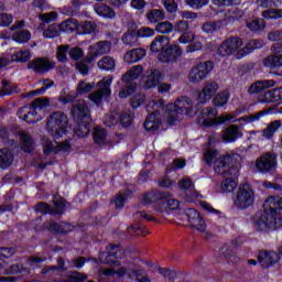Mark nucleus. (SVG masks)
<instances>
[{"label": "nucleus", "mask_w": 282, "mask_h": 282, "mask_svg": "<svg viewBox=\"0 0 282 282\" xmlns=\"http://www.w3.org/2000/svg\"><path fill=\"white\" fill-rule=\"evenodd\" d=\"M182 54L183 51L182 47H180V45H165V47H162L161 52L159 53V61L167 65L171 63H177Z\"/></svg>", "instance_id": "14"}, {"label": "nucleus", "mask_w": 282, "mask_h": 282, "mask_svg": "<svg viewBox=\"0 0 282 282\" xmlns=\"http://www.w3.org/2000/svg\"><path fill=\"white\" fill-rule=\"evenodd\" d=\"M181 215L186 217L189 226L195 230H199V232H204L206 230V221L202 217V214L197 212V209L191 207L186 209H180Z\"/></svg>", "instance_id": "12"}, {"label": "nucleus", "mask_w": 282, "mask_h": 282, "mask_svg": "<svg viewBox=\"0 0 282 282\" xmlns=\"http://www.w3.org/2000/svg\"><path fill=\"white\" fill-rule=\"evenodd\" d=\"M52 217L65 215L67 208H72V203L67 202L65 197L59 196L57 200H53Z\"/></svg>", "instance_id": "26"}, {"label": "nucleus", "mask_w": 282, "mask_h": 282, "mask_svg": "<svg viewBox=\"0 0 282 282\" xmlns=\"http://www.w3.org/2000/svg\"><path fill=\"white\" fill-rule=\"evenodd\" d=\"M263 19L268 21H276V19H282V9H269L262 12Z\"/></svg>", "instance_id": "53"}, {"label": "nucleus", "mask_w": 282, "mask_h": 282, "mask_svg": "<svg viewBox=\"0 0 282 282\" xmlns=\"http://www.w3.org/2000/svg\"><path fill=\"white\" fill-rule=\"evenodd\" d=\"M61 25L53 23L48 25L46 30L43 31L42 36L44 39H56L61 36Z\"/></svg>", "instance_id": "44"}, {"label": "nucleus", "mask_w": 282, "mask_h": 282, "mask_svg": "<svg viewBox=\"0 0 282 282\" xmlns=\"http://www.w3.org/2000/svg\"><path fill=\"white\" fill-rule=\"evenodd\" d=\"M118 122L121 124L123 129H129V127H131V119L129 118L128 115H124V113L120 115L119 119H118V115H113V113L105 117L104 119V124H106L109 128L116 127Z\"/></svg>", "instance_id": "22"}, {"label": "nucleus", "mask_w": 282, "mask_h": 282, "mask_svg": "<svg viewBox=\"0 0 282 282\" xmlns=\"http://www.w3.org/2000/svg\"><path fill=\"white\" fill-rule=\"evenodd\" d=\"M31 58H32V51H30L29 48L21 50L11 55L12 63H30Z\"/></svg>", "instance_id": "36"}, {"label": "nucleus", "mask_w": 282, "mask_h": 282, "mask_svg": "<svg viewBox=\"0 0 282 282\" xmlns=\"http://www.w3.org/2000/svg\"><path fill=\"white\" fill-rule=\"evenodd\" d=\"M135 89H138V84L135 83L127 84L119 91V97L123 99L129 98V96H133V94H135Z\"/></svg>", "instance_id": "52"}, {"label": "nucleus", "mask_w": 282, "mask_h": 282, "mask_svg": "<svg viewBox=\"0 0 282 282\" xmlns=\"http://www.w3.org/2000/svg\"><path fill=\"white\" fill-rule=\"evenodd\" d=\"M111 50V43L109 41H100L91 46L93 56H102Z\"/></svg>", "instance_id": "35"}, {"label": "nucleus", "mask_w": 282, "mask_h": 282, "mask_svg": "<svg viewBox=\"0 0 282 282\" xmlns=\"http://www.w3.org/2000/svg\"><path fill=\"white\" fill-rule=\"evenodd\" d=\"M271 52L273 55L264 58V67H269V69H279L282 67V42H278L271 46Z\"/></svg>", "instance_id": "15"}, {"label": "nucleus", "mask_w": 282, "mask_h": 282, "mask_svg": "<svg viewBox=\"0 0 282 282\" xmlns=\"http://www.w3.org/2000/svg\"><path fill=\"white\" fill-rule=\"evenodd\" d=\"M112 83H113L112 76L104 77L101 80L97 83V87L99 88V91H101V94H105L106 98H109V96H111Z\"/></svg>", "instance_id": "38"}, {"label": "nucleus", "mask_w": 282, "mask_h": 282, "mask_svg": "<svg viewBox=\"0 0 282 282\" xmlns=\"http://www.w3.org/2000/svg\"><path fill=\"white\" fill-rule=\"evenodd\" d=\"M243 134L239 130V126L231 124L223 131L224 142H237Z\"/></svg>", "instance_id": "27"}, {"label": "nucleus", "mask_w": 282, "mask_h": 282, "mask_svg": "<svg viewBox=\"0 0 282 282\" xmlns=\"http://www.w3.org/2000/svg\"><path fill=\"white\" fill-rule=\"evenodd\" d=\"M26 69H31L37 76L50 74L52 69H56V62L51 61L48 57H35L26 65Z\"/></svg>", "instance_id": "10"}, {"label": "nucleus", "mask_w": 282, "mask_h": 282, "mask_svg": "<svg viewBox=\"0 0 282 282\" xmlns=\"http://www.w3.org/2000/svg\"><path fill=\"white\" fill-rule=\"evenodd\" d=\"M97 25L91 21H84L82 23L78 22L77 34L80 36H85L87 34H94L96 32Z\"/></svg>", "instance_id": "39"}, {"label": "nucleus", "mask_w": 282, "mask_h": 282, "mask_svg": "<svg viewBox=\"0 0 282 282\" xmlns=\"http://www.w3.org/2000/svg\"><path fill=\"white\" fill-rule=\"evenodd\" d=\"M239 158L237 153H226L219 156L216 161L218 169H226L223 171V175L227 180H239Z\"/></svg>", "instance_id": "4"}, {"label": "nucleus", "mask_w": 282, "mask_h": 282, "mask_svg": "<svg viewBox=\"0 0 282 282\" xmlns=\"http://www.w3.org/2000/svg\"><path fill=\"white\" fill-rule=\"evenodd\" d=\"M178 188L180 191H188L191 193L189 198H187V202H193V199H196L197 192H195V184L193 183V180L191 178H183L178 182Z\"/></svg>", "instance_id": "31"}, {"label": "nucleus", "mask_w": 282, "mask_h": 282, "mask_svg": "<svg viewBox=\"0 0 282 282\" xmlns=\"http://www.w3.org/2000/svg\"><path fill=\"white\" fill-rule=\"evenodd\" d=\"M217 108L208 107L203 109L202 115L207 117L203 120V127H221V124H230V122H235L234 117L220 116L217 118Z\"/></svg>", "instance_id": "11"}, {"label": "nucleus", "mask_w": 282, "mask_h": 282, "mask_svg": "<svg viewBox=\"0 0 282 282\" xmlns=\"http://www.w3.org/2000/svg\"><path fill=\"white\" fill-rule=\"evenodd\" d=\"M169 43V37L165 35H158L150 45V52L154 54H160L162 52V47H165L164 42Z\"/></svg>", "instance_id": "40"}, {"label": "nucleus", "mask_w": 282, "mask_h": 282, "mask_svg": "<svg viewBox=\"0 0 282 282\" xmlns=\"http://www.w3.org/2000/svg\"><path fill=\"white\" fill-rule=\"evenodd\" d=\"M43 228L51 232V235H69L72 232V224L67 221H61V223H55V221H45L43 224Z\"/></svg>", "instance_id": "18"}, {"label": "nucleus", "mask_w": 282, "mask_h": 282, "mask_svg": "<svg viewBox=\"0 0 282 282\" xmlns=\"http://www.w3.org/2000/svg\"><path fill=\"white\" fill-rule=\"evenodd\" d=\"M102 72H113L116 69V59L111 56H105L97 63Z\"/></svg>", "instance_id": "41"}, {"label": "nucleus", "mask_w": 282, "mask_h": 282, "mask_svg": "<svg viewBox=\"0 0 282 282\" xmlns=\"http://www.w3.org/2000/svg\"><path fill=\"white\" fill-rule=\"evenodd\" d=\"M12 39L13 41H15V43H20V44L28 43V41L32 39V33L28 30H22L13 33Z\"/></svg>", "instance_id": "49"}, {"label": "nucleus", "mask_w": 282, "mask_h": 282, "mask_svg": "<svg viewBox=\"0 0 282 282\" xmlns=\"http://www.w3.org/2000/svg\"><path fill=\"white\" fill-rule=\"evenodd\" d=\"M213 69H215V62L213 61L200 62L194 65L188 74L189 83H194L195 85H197V83H202V80L208 78V75Z\"/></svg>", "instance_id": "9"}, {"label": "nucleus", "mask_w": 282, "mask_h": 282, "mask_svg": "<svg viewBox=\"0 0 282 282\" xmlns=\"http://www.w3.org/2000/svg\"><path fill=\"white\" fill-rule=\"evenodd\" d=\"M147 56V51L144 48H133L126 53L123 61L128 65H133V63H140Z\"/></svg>", "instance_id": "25"}, {"label": "nucleus", "mask_w": 282, "mask_h": 282, "mask_svg": "<svg viewBox=\"0 0 282 282\" xmlns=\"http://www.w3.org/2000/svg\"><path fill=\"white\" fill-rule=\"evenodd\" d=\"M121 259H124V250L120 245H108L106 250L99 253V261L110 268H120Z\"/></svg>", "instance_id": "7"}, {"label": "nucleus", "mask_w": 282, "mask_h": 282, "mask_svg": "<svg viewBox=\"0 0 282 282\" xmlns=\"http://www.w3.org/2000/svg\"><path fill=\"white\" fill-rule=\"evenodd\" d=\"M143 129H145L150 133L158 131V129H160V119L158 118V115H148L143 123Z\"/></svg>", "instance_id": "32"}, {"label": "nucleus", "mask_w": 282, "mask_h": 282, "mask_svg": "<svg viewBox=\"0 0 282 282\" xmlns=\"http://www.w3.org/2000/svg\"><path fill=\"white\" fill-rule=\"evenodd\" d=\"M68 55L72 61H80V58H85V51L78 46H75L68 48Z\"/></svg>", "instance_id": "57"}, {"label": "nucleus", "mask_w": 282, "mask_h": 282, "mask_svg": "<svg viewBox=\"0 0 282 282\" xmlns=\"http://www.w3.org/2000/svg\"><path fill=\"white\" fill-rule=\"evenodd\" d=\"M128 235L135 237H147L149 236V229L142 225H130L127 229Z\"/></svg>", "instance_id": "45"}, {"label": "nucleus", "mask_w": 282, "mask_h": 282, "mask_svg": "<svg viewBox=\"0 0 282 282\" xmlns=\"http://www.w3.org/2000/svg\"><path fill=\"white\" fill-rule=\"evenodd\" d=\"M68 124L69 119L67 118V115H65V112L55 111L51 115V120L46 123V127L48 133L58 140V138H63L67 134Z\"/></svg>", "instance_id": "6"}, {"label": "nucleus", "mask_w": 282, "mask_h": 282, "mask_svg": "<svg viewBox=\"0 0 282 282\" xmlns=\"http://www.w3.org/2000/svg\"><path fill=\"white\" fill-rule=\"evenodd\" d=\"M61 32H64L65 34H73V32H78V20L74 18H69L65 21H63L59 24Z\"/></svg>", "instance_id": "34"}, {"label": "nucleus", "mask_w": 282, "mask_h": 282, "mask_svg": "<svg viewBox=\"0 0 282 282\" xmlns=\"http://www.w3.org/2000/svg\"><path fill=\"white\" fill-rule=\"evenodd\" d=\"M35 213H41V215H51L52 217V205L40 202L35 205Z\"/></svg>", "instance_id": "59"}, {"label": "nucleus", "mask_w": 282, "mask_h": 282, "mask_svg": "<svg viewBox=\"0 0 282 282\" xmlns=\"http://www.w3.org/2000/svg\"><path fill=\"white\" fill-rule=\"evenodd\" d=\"M56 19H58V13L56 11L40 14V21H42V23H52L56 21Z\"/></svg>", "instance_id": "61"}, {"label": "nucleus", "mask_w": 282, "mask_h": 282, "mask_svg": "<svg viewBox=\"0 0 282 282\" xmlns=\"http://www.w3.org/2000/svg\"><path fill=\"white\" fill-rule=\"evenodd\" d=\"M247 28L250 32H263L265 30V20L257 18L247 23Z\"/></svg>", "instance_id": "48"}, {"label": "nucleus", "mask_w": 282, "mask_h": 282, "mask_svg": "<svg viewBox=\"0 0 282 282\" xmlns=\"http://www.w3.org/2000/svg\"><path fill=\"white\" fill-rule=\"evenodd\" d=\"M20 142H21V150L24 153H32L34 151V139L32 134L28 132H20Z\"/></svg>", "instance_id": "30"}, {"label": "nucleus", "mask_w": 282, "mask_h": 282, "mask_svg": "<svg viewBox=\"0 0 282 282\" xmlns=\"http://www.w3.org/2000/svg\"><path fill=\"white\" fill-rule=\"evenodd\" d=\"M265 45L263 40H250L245 47L240 48L236 53V58L238 61H241V58H245V56H248V54H252L254 50H261Z\"/></svg>", "instance_id": "21"}, {"label": "nucleus", "mask_w": 282, "mask_h": 282, "mask_svg": "<svg viewBox=\"0 0 282 282\" xmlns=\"http://www.w3.org/2000/svg\"><path fill=\"white\" fill-rule=\"evenodd\" d=\"M217 91H219V84L217 82H207L202 91L198 93L197 101L200 105H206V102L213 100Z\"/></svg>", "instance_id": "17"}, {"label": "nucleus", "mask_w": 282, "mask_h": 282, "mask_svg": "<svg viewBox=\"0 0 282 282\" xmlns=\"http://www.w3.org/2000/svg\"><path fill=\"white\" fill-rule=\"evenodd\" d=\"M1 85L3 89L0 90V96L2 98L6 96H14V94H21L19 85L14 84L10 86V82L8 79H2Z\"/></svg>", "instance_id": "33"}, {"label": "nucleus", "mask_w": 282, "mask_h": 282, "mask_svg": "<svg viewBox=\"0 0 282 282\" xmlns=\"http://www.w3.org/2000/svg\"><path fill=\"white\" fill-rule=\"evenodd\" d=\"M263 212L253 220V226L259 232H270L276 230L282 221V198L280 196H270L262 206Z\"/></svg>", "instance_id": "1"}, {"label": "nucleus", "mask_w": 282, "mask_h": 282, "mask_svg": "<svg viewBox=\"0 0 282 282\" xmlns=\"http://www.w3.org/2000/svg\"><path fill=\"white\" fill-rule=\"evenodd\" d=\"M188 28L191 26L188 25V22L186 20H180L175 24H173V32H178L184 34V32H188L187 31Z\"/></svg>", "instance_id": "62"}, {"label": "nucleus", "mask_w": 282, "mask_h": 282, "mask_svg": "<svg viewBox=\"0 0 282 282\" xmlns=\"http://www.w3.org/2000/svg\"><path fill=\"white\" fill-rule=\"evenodd\" d=\"M138 39H140V35L138 34V31L135 30H128L126 33H123L121 41L124 45L133 46L138 43Z\"/></svg>", "instance_id": "42"}, {"label": "nucleus", "mask_w": 282, "mask_h": 282, "mask_svg": "<svg viewBox=\"0 0 282 282\" xmlns=\"http://www.w3.org/2000/svg\"><path fill=\"white\" fill-rule=\"evenodd\" d=\"M91 61H94V57H86L83 61L77 62L75 64V69H77L82 76H89V65L87 64L91 63Z\"/></svg>", "instance_id": "47"}, {"label": "nucleus", "mask_w": 282, "mask_h": 282, "mask_svg": "<svg viewBox=\"0 0 282 282\" xmlns=\"http://www.w3.org/2000/svg\"><path fill=\"white\" fill-rule=\"evenodd\" d=\"M12 162H14V150L10 148L0 149V169L3 171L10 169Z\"/></svg>", "instance_id": "23"}, {"label": "nucleus", "mask_w": 282, "mask_h": 282, "mask_svg": "<svg viewBox=\"0 0 282 282\" xmlns=\"http://www.w3.org/2000/svg\"><path fill=\"white\" fill-rule=\"evenodd\" d=\"M70 116L75 122L74 135L87 138L91 133V110L85 100L73 105Z\"/></svg>", "instance_id": "2"}, {"label": "nucleus", "mask_w": 282, "mask_h": 282, "mask_svg": "<svg viewBox=\"0 0 282 282\" xmlns=\"http://www.w3.org/2000/svg\"><path fill=\"white\" fill-rule=\"evenodd\" d=\"M96 87L95 83H87L86 80H82L77 85V96H85L91 91Z\"/></svg>", "instance_id": "50"}, {"label": "nucleus", "mask_w": 282, "mask_h": 282, "mask_svg": "<svg viewBox=\"0 0 282 282\" xmlns=\"http://www.w3.org/2000/svg\"><path fill=\"white\" fill-rule=\"evenodd\" d=\"M228 100H230V93L227 90L218 93L214 99H213V105L214 107H217L220 109V107H225V105H228Z\"/></svg>", "instance_id": "43"}, {"label": "nucleus", "mask_w": 282, "mask_h": 282, "mask_svg": "<svg viewBox=\"0 0 282 282\" xmlns=\"http://www.w3.org/2000/svg\"><path fill=\"white\" fill-rule=\"evenodd\" d=\"M279 261H281V256L275 251L262 249L258 253V263L261 264L263 270H269V268H272V265H275V263H279Z\"/></svg>", "instance_id": "16"}, {"label": "nucleus", "mask_w": 282, "mask_h": 282, "mask_svg": "<svg viewBox=\"0 0 282 282\" xmlns=\"http://www.w3.org/2000/svg\"><path fill=\"white\" fill-rule=\"evenodd\" d=\"M193 99L188 96H182L176 99V104L173 106L174 113H178L180 116H191V111L193 108Z\"/></svg>", "instance_id": "20"}, {"label": "nucleus", "mask_w": 282, "mask_h": 282, "mask_svg": "<svg viewBox=\"0 0 282 282\" xmlns=\"http://www.w3.org/2000/svg\"><path fill=\"white\" fill-rule=\"evenodd\" d=\"M162 78H164V75L160 72V69H152L150 75L148 76V79L144 83V88L155 89V87H158V85H160V83L162 82Z\"/></svg>", "instance_id": "29"}, {"label": "nucleus", "mask_w": 282, "mask_h": 282, "mask_svg": "<svg viewBox=\"0 0 282 282\" xmlns=\"http://www.w3.org/2000/svg\"><path fill=\"white\" fill-rule=\"evenodd\" d=\"M131 189H126L124 193H120L115 199V208L117 210H122L124 208V202L131 197Z\"/></svg>", "instance_id": "46"}, {"label": "nucleus", "mask_w": 282, "mask_h": 282, "mask_svg": "<svg viewBox=\"0 0 282 282\" xmlns=\"http://www.w3.org/2000/svg\"><path fill=\"white\" fill-rule=\"evenodd\" d=\"M155 31L159 34H171L173 32V23L169 21H163L156 24Z\"/></svg>", "instance_id": "56"}, {"label": "nucleus", "mask_w": 282, "mask_h": 282, "mask_svg": "<svg viewBox=\"0 0 282 282\" xmlns=\"http://www.w3.org/2000/svg\"><path fill=\"white\" fill-rule=\"evenodd\" d=\"M14 21V17L10 13H0V28H9V25H12V22Z\"/></svg>", "instance_id": "63"}, {"label": "nucleus", "mask_w": 282, "mask_h": 282, "mask_svg": "<svg viewBox=\"0 0 282 282\" xmlns=\"http://www.w3.org/2000/svg\"><path fill=\"white\" fill-rule=\"evenodd\" d=\"M145 100L147 98L144 97V95H135L134 97L131 98L130 105L132 109H138L143 106Z\"/></svg>", "instance_id": "64"}, {"label": "nucleus", "mask_w": 282, "mask_h": 282, "mask_svg": "<svg viewBox=\"0 0 282 282\" xmlns=\"http://www.w3.org/2000/svg\"><path fill=\"white\" fill-rule=\"evenodd\" d=\"M194 41H195V33L191 31H186L182 33V35L178 37V43H181V45H188V43H192Z\"/></svg>", "instance_id": "60"}, {"label": "nucleus", "mask_w": 282, "mask_h": 282, "mask_svg": "<svg viewBox=\"0 0 282 282\" xmlns=\"http://www.w3.org/2000/svg\"><path fill=\"white\" fill-rule=\"evenodd\" d=\"M94 9L96 14L101 17V19H106V21L116 19V11L109 4L99 2L95 4Z\"/></svg>", "instance_id": "24"}, {"label": "nucleus", "mask_w": 282, "mask_h": 282, "mask_svg": "<svg viewBox=\"0 0 282 282\" xmlns=\"http://www.w3.org/2000/svg\"><path fill=\"white\" fill-rule=\"evenodd\" d=\"M254 189L250 183L240 184L234 198V206L238 210H248L254 206Z\"/></svg>", "instance_id": "5"}, {"label": "nucleus", "mask_w": 282, "mask_h": 282, "mask_svg": "<svg viewBox=\"0 0 282 282\" xmlns=\"http://www.w3.org/2000/svg\"><path fill=\"white\" fill-rule=\"evenodd\" d=\"M67 54H69V45H59L57 47L56 58L58 63H67L69 61L67 58Z\"/></svg>", "instance_id": "55"}, {"label": "nucleus", "mask_w": 282, "mask_h": 282, "mask_svg": "<svg viewBox=\"0 0 282 282\" xmlns=\"http://www.w3.org/2000/svg\"><path fill=\"white\" fill-rule=\"evenodd\" d=\"M237 186H239V183H237L235 178H226L220 184V188L224 193H234Z\"/></svg>", "instance_id": "51"}, {"label": "nucleus", "mask_w": 282, "mask_h": 282, "mask_svg": "<svg viewBox=\"0 0 282 282\" xmlns=\"http://www.w3.org/2000/svg\"><path fill=\"white\" fill-rule=\"evenodd\" d=\"M185 2L192 10H202L208 6L209 0H185Z\"/></svg>", "instance_id": "58"}, {"label": "nucleus", "mask_w": 282, "mask_h": 282, "mask_svg": "<svg viewBox=\"0 0 282 282\" xmlns=\"http://www.w3.org/2000/svg\"><path fill=\"white\" fill-rule=\"evenodd\" d=\"M276 83L272 79L270 80H259L253 84L248 88V94L250 96H254V94H261V91H265V89H270V87H274Z\"/></svg>", "instance_id": "28"}, {"label": "nucleus", "mask_w": 282, "mask_h": 282, "mask_svg": "<svg viewBox=\"0 0 282 282\" xmlns=\"http://www.w3.org/2000/svg\"><path fill=\"white\" fill-rule=\"evenodd\" d=\"M169 197H171V193L153 189L142 195L141 204L142 206H149V204H158L160 202V206L164 210H178L180 200Z\"/></svg>", "instance_id": "3"}, {"label": "nucleus", "mask_w": 282, "mask_h": 282, "mask_svg": "<svg viewBox=\"0 0 282 282\" xmlns=\"http://www.w3.org/2000/svg\"><path fill=\"white\" fill-rule=\"evenodd\" d=\"M107 135H109V133L107 132V130L105 128L101 127H95L94 131H93V140L95 142V144H106L107 142Z\"/></svg>", "instance_id": "37"}, {"label": "nucleus", "mask_w": 282, "mask_h": 282, "mask_svg": "<svg viewBox=\"0 0 282 282\" xmlns=\"http://www.w3.org/2000/svg\"><path fill=\"white\" fill-rule=\"evenodd\" d=\"M276 166H279L278 156L273 152H265L256 160V171L261 175L274 173Z\"/></svg>", "instance_id": "8"}, {"label": "nucleus", "mask_w": 282, "mask_h": 282, "mask_svg": "<svg viewBox=\"0 0 282 282\" xmlns=\"http://www.w3.org/2000/svg\"><path fill=\"white\" fill-rule=\"evenodd\" d=\"M46 107H50V98L47 97H39L35 98L32 102V109L28 113H24L22 120L24 122H28L29 124L34 123L35 121L30 119V117L36 116V109H45Z\"/></svg>", "instance_id": "19"}, {"label": "nucleus", "mask_w": 282, "mask_h": 282, "mask_svg": "<svg viewBox=\"0 0 282 282\" xmlns=\"http://www.w3.org/2000/svg\"><path fill=\"white\" fill-rule=\"evenodd\" d=\"M241 45H243V40H241V37H229L218 46L217 54L221 58L232 56V54H235V52H237Z\"/></svg>", "instance_id": "13"}, {"label": "nucleus", "mask_w": 282, "mask_h": 282, "mask_svg": "<svg viewBox=\"0 0 282 282\" xmlns=\"http://www.w3.org/2000/svg\"><path fill=\"white\" fill-rule=\"evenodd\" d=\"M148 21H150V23H158V21H164L165 15H164V11L160 10V9H153L151 10L148 14Z\"/></svg>", "instance_id": "54"}]
</instances>
